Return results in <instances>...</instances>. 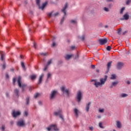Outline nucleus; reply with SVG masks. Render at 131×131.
I'll use <instances>...</instances> for the list:
<instances>
[{
    "mask_svg": "<svg viewBox=\"0 0 131 131\" xmlns=\"http://www.w3.org/2000/svg\"><path fill=\"white\" fill-rule=\"evenodd\" d=\"M21 79H22V78H21L20 76H19L17 78V83H18L19 88H21L22 92H24V91H25V89L26 88V86H27V85L24 84H21Z\"/></svg>",
    "mask_w": 131,
    "mask_h": 131,
    "instance_id": "obj_1",
    "label": "nucleus"
},
{
    "mask_svg": "<svg viewBox=\"0 0 131 131\" xmlns=\"http://www.w3.org/2000/svg\"><path fill=\"white\" fill-rule=\"evenodd\" d=\"M68 8V3H66L64 4V6L61 10V12L63 13L64 15L63 17L61 18V20L60 21L61 24H62V23H63V22L64 21V19H65V16H66V9H67Z\"/></svg>",
    "mask_w": 131,
    "mask_h": 131,
    "instance_id": "obj_2",
    "label": "nucleus"
},
{
    "mask_svg": "<svg viewBox=\"0 0 131 131\" xmlns=\"http://www.w3.org/2000/svg\"><path fill=\"white\" fill-rule=\"evenodd\" d=\"M48 131H51V130H55V131H58L59 130V129H58V127H57V125L56 124H51L49 127L46 128Z\"/></svg>",
    "mask_w": 131,
    "mask_h": 131,
    "instance_id": "obj_3",
    "label": "nucleus"
},
{
    "mask_svg": "<svg viewBox=\"0 0 131 131\" xmlns=\"http://www.w3.org/2000/svg\"><path fill=\"white\" fill-rule=\"evenodd\" d=\"M57 93V92L56 90H53L51 92V94L50 95V100H53V99H55V97H56Z\"/></svg>",
    "mask_w": 131,
    "mask_h": 131,
    "instance_id": "obj_4",
    "label": "nucleus"
},
{
    "mask_svg": "<svg viewBox=\"0 0 131 131\" xmlns=\"http://www.w3.org/2000/svg\"><path fill=\"white\" fill-rule=\"evenodd\" d=\"M108 42V39L107 38H100L99 39V42L100 43V45H101V46H103V45H105V43H107V42Z\"/></svg>",
    "mask_w": 131,
    "mask_h": 131,
    "instance_id": "obj_5",
    "label": "nucleus"
},
{
    "mask_svg": "<svg viewBox=\"0 0 131 131\" xmlns=\"http://www.w3.org/2000/svg\"><path fill=\"white\" fill-rule=\"evenodd\" d=\"M62 112V111L60 110L58 112H54V114L55 115V116H57V115H59L60 118H61L62 120H64V118H63V116H62V114H61V113Z\"/></svg>",
    "mask_w": 131,
    "mask_h": 131,
    "instance_id": "obj_6",
    "label": "nucleus"
},
{
    "mask_svg": "<svg viewBox=\"0 0 131 131\" xmlns=\"http://www.w3.org/2000/svg\"><path fill=\"white\" fill-rule=\"evenodd\" d=\"M61 92H63V93L67 95V96H69V91L67 89L65 90V87L61 86L60 88Z\"/></svg>",
    "mask_w": 131,
    "mask_h": 131,
    "instance_id": "obj_7",
    "label": "nucleus"
},
{
    "mask_svg": "<svg viewBox=\"0 0 131 131\" xmlns=\"http://www.w3.org/2000/svg\"><path fill=\"white\" fill-rule=\"evenodd\" d=\"M77 101L79 103L81 101V92L78 91L77 94Z\"/></svg>",
    "mask_w": 131,
    "mask_h": 131,
    "instance_id": "obj_8",
    "label": "nucleus"
},
{
    "mask_svg": "<svg viewBox=\"0 0 131 131\" xmlns=\"http://www.w3.org/2000/svg\"><path fill=\"white\" fill-rule=\"evenodd\" d=\"M108 78V76L105 75L104 76V78H101L100 80V83H101L102 85V84H105V82H106V81L107 80V79Z\"/></svg>",
    "mask_w": 131,
    "mask_h": 131,
    "instance_id": "obj_9",
    "label": "nucleus"
},
{
    "mask_svg": "<svg viewBox=\"0 0 131 131\" xmlns=\"http://www.w3.org/2000/svg\"><path fill=\"white\" fill-rule=\"evenodd\" d=\"M17 126H24L25 125V123L23 120L18 121L16 123Z\"/></svg>",
    "mask_w": 131,
    "mask_h": 131,
    "instance_id": "obj_10",
    "label": "nucleus"
},
{
    "mask_svg": "<svg viewBox=\"0 0 131 131\" xmlns=\"http://www.w3.org/2000/svg\"><path fill=\"white\" fill-rule=\"evenodd\" d=\"M21 113L20 112H15V111H13L12 112V116L13 117H17V116H19Z\"/></svg>",
    "mask_w": 131,
    "mask_h": 131,
    "instance_id": "obj_11",
    "label": "nucleus"
},
{
    "mask_svg": "<svg viewBox=\"0 0 131 131\" xmlns=\"http://www.w3.org/2000/svg\"><path fill=\"white\" fill-rule=\"evenodd\" d=\"M123 67V63L121 62H118L117 64V69H121Z\"/></svg>",
    "mask_w": 131,
    "mask_h": 131,
    "instance_id": "obj_12",
    "label": "nucleus"
},
{
    "mask_svg": "<svg viewBox=\"0 0 131 131\" xmlns=\"http://www.w3.org/2000/svg\"><path fill=\"white\" fill-rule=\"evenodd\" d=\"M43 74H41V75H40L38 80V84H40L41 83V81H42V78L43 77Z\"/></svg>",
    "mask_w": 131,
    "mask_h": 131,
    "instance_id": "obj_13",
    "label": "nucleus"
},
{
    "mask_svg": "<svg viewBox=\"0 0 131 131\" xmlns=\"http://www.w3.org/2000/svg\"><path fill=\"white\" fill-rule=\"evenodd\" d=\"M129 19V15L126 13L123 15V18H121V20H128Z\"/></svg>",
    "mask_w": 131,
    "mask_h": 131,
    "instance_id": "obj_14",
    "label": "nucleus"
},
{
    "mask_svg": "<svg viewBox=\"0 0 131 131\" xmlns=\"http://www.w3.org/2000/svg\"><path fill=\"white\" fill-rule=\"evenodd\" d=\"M0 54H1V60L2 61H4L5 60V56H6V54L5 53V52H4L3 51H1Z\"/></svg>",
    "mask_w": 131,
    "mask_h": 131,
    "instance_id": "obj_15",
    "label": "nucleus"
},
{
    "mask_svg": "<svg viewBox=\"0 0 131 131\" xmlns=\"http://www.w3.org/2000/svg\"><path fill=\"white\" fill-rule=\"evenodd\" d=\"M47 5H48V2H45L42 4V6L40 7V5L39 6V9H41V10H43Z\"/></svg>",
    "mask_w": 131,
    "mask_h": 131,
    "instance_id": "obj_16",
    "label": "nucleus"
},
{
    "mask_svg": "<svg viewBox=\"0 0 131 131\" xmlns=\"http://www.w3.org/2000/svg\"><path fill=\"white\" fill-rule=\"evenodd\" d=\"M74 113L75 114V116H76V117H78V113H79V111H78L77 108H74Z\"/></svg>",
    "mask_w": 131,
    "mask_h": 131,
    "instance_id": "obj_17",
    "label": "nucleus"
},
{
    "mask_svg": "<svg viewBox=\"0 0 131 131\" xmlns=\"http://www.w3.org/2000/svg\"><path fill=\"white\" fill-rule=\"evenodd\" d=\"M93 81H95L94 85H95L96 88H99L100 85H102L101 82H96L95 80H93Z\"/></svg>",
    "mask_w": 131,
    "mask_h": 131,
    "instance_id": "obj_18",
    "label": "nucleus"
},
{
    "mask_svg": "<svg viewBox=\"0 0 131 131\" xmlns=\"http://www.w3.org/2000/svg\"><path fill=\"white\" fill-rule=\"evenodd\" d=\"M91 104H92V102H89L86 104L85 110L87 112L90 111V105H91Z\"/></svg>",
    "mask_w": 131,
    "mask_h": 131,
    "instance_id": "obj_19",
    "label": "nucleus"
},
{
    "mask_svg": "<svg viewBox=\"0 0 131 131\" xmlns=\"http://www.w3.org/2000/svg\"><path fill=\"white\" fill-rule=\"evenodd\" d=\"M112 65V61H110L107 63L106 66H107V69L108 71L110 70V68H111V66Z\"/></svg>",
    "mask_w": 131,
    "mask_h": 131,
    "instance_id": "obj_20",
    "label": "nucleus"
},
{
    "mask_svg": "<svg viewBox=\"0 0 131 131\" xmlns=\"http://www.w3.org/2000/svg\"><path fill=\"white\" fill-rule=\"evenodd\" d=\"M73 55H69V54H67L64 56V58L66 60H69V59L71 58V57H72Z\"/></svg>",
    "mask_w": 131,
    "mask_h": 131,
    "instance_id": "obj_21",
    "label": "nucleus"
},
{
    "mask_svg": "<svg viewBox=\"0 0 131 131\" xmlns=\"http://www.w3.org/2000/svg\"><path fill=\"white\" fill-rule=\"evenodd\" d=\"M14 93L16 97H19V90L18 89H15Z\"/></svg>",
    "mask_w": 131,
    "mask_h": 131,
    "instance_id": "obj_22",
    "label": "nucleus"
},
{
    "mask_svg": "<svg viewBox=\"0 0 131 131\" xmlns=\"http://www.w3.org/2000/svg\"><path fill=\"white\" fill-rule=\"evenodd\" d=\"M117 126L119 128H121V123L119 121H117Z\"/></svg>",
    "mask_w": 131,
    "mask_h": 131,
    "instance_id": "obj_23",
    "label": "nucleus"
},
{
    "mask_svg": "<svg viewBox=\"0 0 131 131\" xmlns=\"http://www.w3.org/2000/svg\"><path fill=\"white\" fill-rule=\"evenodd\" d=\"M128 96V94H126L125 93H122L121 95V98H126V97Z\"/></svg>",
    "mask_w": 131,
    "mask_h": 131,
    "instance_id": "obj_24",
    "label": "nucleus"
},
{
    "mask_svg": "<svg viewBox=\"0 0 131 131\" xmlns=\"http://www.w3.org/2000/svg\"><path fill=\"white\" fill-rule=\"evenodd\" d=\"M35 78H36V75H32V76H31V79L32 80H34V79H35Z\"/></svg>",
    "mask_w": 131,
    "mask_h": 131,
    "instance_id": "obj_25",
    "label": "nucleus"
},
{
    "mask_svg": "<svg viewBox=\"0 0 131 131\" xmlns=\"http://www.w3.org/2000/svg\"><path fill=\"white\" fill-rule=\"evenodd\" d=\"M112 84L114 86H116L117 84H118V81H116L112 82Z\"/></svg>",
    "mask_w": 131,
    "mask_h": 131,
    "instance_id": "obj_26",
    "label": "nucleus"
},
{
    "mask_svg": "<svg viewBox=\"0 0 131 131\" xmlns=\"http://www.w3.org/2000/svg\"><path fill=\"white\" fill-rule=\"evenodd\" d=\"M39 96H40V94L39 93H36L34 95V97L36 98H38V97H39Z\"/></svg>",
    "mask_w": 131,
    "mask_h": 131,
    "instance_id": "obj_27",
    "label": "nucleus"
},
{
    "mask_svg": "<svg viewBox=\"0 0 131 131\" xmlns=\"http://www.w3.org/2000/svg\"><path fill=\"white\" fill-rule=\"evenodd\" d=\"M21 66L23 68V69H24V70H25L26 69L25 68V64H24V62H21Z\"/></svg>",
    "mask_w": 131,
    "mask_h": 131,
    "instance_id": "obj_28",
    "label": "nucleus"
},
{
    "mask_svg": "<svg viewBox=\"0 0 131 131\" xmlns=\"http://www.w3.org/2000/svg\"><path fill=\"white\" fill-rule=\"evenodd\" d=\"M116 78V76L115 75V74L112 75L111 77V79H115Z\"/></svg>",
    "mask_w": 131,
    "mask_h": 131,
    "instance_id": "obj_29",
    "label": "nucleus"
},
{
    "mask_svg": "<svg viewBox=\"0 0 131 131\" xmlns=\"http://www.w3.org/2000/svg\"><path fill=\"white\" fill-rule=\"evenodd\" d=\"M26 105L29 104V97H27L26 99Z\"/></svg>",
    "mask_w": 131,
    "mask_h": 131,
    "instance_id": "obj_30",
    "label": "nucleus"
},
{
    "mask_svg": "<svg viewBox=\"0 0 131 131\" xmlns=\"http://www.w3.org/2000/svg\"><path fill=\"white\" fill-rule=\"evenodd\" d=\"M24 116H26V117H27L28 116V112L25 111L24 113Z\"/></svg>",
    "mask_w": 131,
    "mask_h": 131,
    "instance_id": "obj_31",
    "label": "nucleus"
},
{
    "mask_svg": "<svg viewBox=\"0 0 131 131\" xmlns=\"http://www.w3.org/2000/svg\"><path fill=\"white\" fill-rule=\"evenodd\" d=\"M104 111H105V110L104 108H99V112H100V113H104Z\"/></svg>",
    "mask_w": 131,
    "mask_h": 131,
    "instance_id": "obj_32",
    "label": "nucleus"
},
{
    "mask_svg": "<svg viewBox=\"0 0 131 131\" xmlns=\"http://www.w3.org/2000/svg\"><path fill=\"white\" fill-rule=\"evenodd\" d=\"M51 63H52V59H50L48 61V62H47L46 66L47 67H49V65H50L51 64Z\"/></svg>",
    "mask_w": 131,
    "mask_h": 131,
    "instance_id": "obj_33",
    "label": "nucleus"
},
{
    "mask_svg": "<svg viewBox=\"0 0 131 131\" xmlns=\"http://www.w3.org/2000/svg\"><path fill=\"white\" fill-rule=\"evenodd\" d=\"M124 10H125V7H122L120 11V14H122V13H123V11H124Z\"/></svg>",
    "mask_w": 131,
    "mask_h": 131,
    "instance_id": "obj_34",
    "label": "nucleus"
},
{
    "mask_svg": "<svg viewBox=\"0 0 131 131\" xmlns=\"http://www.w3.org/2000/svg\"><path fill=\"white\" fill-rule=\"evenodd\" d=\"M40 0H36V4L37 6H38V7L40 6Z\"/></svg>",
    "mask_w": 131,
    "mask_h": 131,
    "instance_id": "obj_35",
    "label": "nucleus"
},
{
    "mask_svg": "<svg viewBox=\"0 0 131 131\" xmlns=\"http://www.w3.org/2000/svg\"><path fill=\"white\" fill-rule=\"evenodd\" d=\"M3 69H6V62H4L2 66Z\"/></svg>",
    "mask_w": 131,
    "mask_h": 131,
    "instance_id": "obj_36",
    "label": "nucleus"
},
{
    "mask_svg": "<svg viewBox=\"0 0 131 131\" xmlns=\"http://www.w3.org/2000/svg\"><path fill=\"white\" fill-rule=\"evenodd\" d=\"M41 56H47L48 55V53H40Z\"/></svg>",
    "mask_w": 131,
    "mask_h": 131,
    "instance_id": "obj_37",
    "label": "nucleus"
},
{
    "mask_svg": "<svg viewBox=\"0 0 131 131\" xmlns=\"http://www.w3.org/2000/svg\"><path fill=\"white\" fill-rule=\"evenodd\" d=\"M71 23H72V24H76V20H71L70 21Z\"/></svg>",
    "mask_w": 131,
    "mask_h": 131,
    "instance_id": "obj_38",
    "label": "nucleus"
},
{
    "mask_svg": "<svg viewBox=\"0 0 131 131\" xmlns=\"http://www.w3.org/2000/svg\"><path fill=\"white\" fill-rule=\"evenodd\" d=\"M52 14H53V11H52L51 12H50V13H48V17H52Z\"/></svg>",
    "mask_w": 131,
    "mask_h": 131,
    "instance_id": "obj_39",
    "label": "nucleus"
},
{
    "mask_svg": "<svg viewBox=\"0 0 131 131\" xmlns=\"http://www.w3.org/2000/svg\"><path fill=\"white\" fill-rule=\"evenodd\" d=\"M107 51H111V46H107L106 48Z\"/></svg>",
    "mask_w": 131,
    "mask_h": 131,
    "instance_id": "obj_40",
    "label": "nucleus"
},
{
    "mask_svg": "<svg viewBox=\"0 0 131 131\" xmlns=\"http://www.w3.org/2000/svg\"><path fill=\"white\" fill-rule=\"evenodd\" d=\"M99 127H100L101 128H103V125H102V123H101V122H100V123H99Z\"/></svg>",
    "mask_w": 131,
    "mask_h": 131,
    "instance_id": "obj_41",
    "label": "nucleus"
},
{
    "mask_svg": "<svg viewBox=\"0 0 131 131\" xmlns=\"http://www.w3.org/2000/svg\"><path fill=\"white\" fill-rule=\"evenodd\" d=\"M121 30H122L121 28H120L118 29V34H119V35H120L121 34V33H120V32H121Z\"/></svg>",
    "mask_w": 131,
    "mask_h": 131,
    "instance_id": "obj_42",
    "label": "nucleus"
},
{
    "mask_svg": "<svg viewBox=\"0 0 131 131\" xmlns=\"http://www.w3.org/2000/svg\"><path fill=\"white\" fill-rule=\"evenodd\" d=\"M13 83L14 85H15V83H16V78H13Z\"/></svg>",
    "mask_w": 131,
    "mask_h": 131,
    "instance_id": "obj_43",
    "label": "nucleus"
},
{
    "mask_svg": "<svg viewBox=\"0 0 131 131\" xmlns=\"http://www.w3.org/2000/svg\"><path fill=\"white\" fill-rule=\"evenodd\" d=\"M104 10L105 11V12H109V9L108 8L104 7Z\"/></svg>",
    "mask_w": 131,
    "mask_h": 131,
    "instance_id": "obj_44",
    "label": "nucleus"
},
{
    "mask_svg": "<svg viewBox=\"0 0 131 131\" xmlns=\"http://www.w3.org/2000/svg\"><path fill=\"white\" fill-rule=\"evenodd\" d=\"M50 77H51V73H48V74L47 75V79H49V78Z\"/></svg>",
    "mask_w": 131,
    "mask_h": 131,
    "instance_id": "obj_45",
    "label": "nucleus"
},
{
    "mask_svg": "<svg viewBox=\"0 0 131 131\" xmlns=\"http://www.w3.org/2000/svg\"><path fill=\"white\" fill-rule=\"evenodd\" d=\"M129 3H130V0H127L126 1V5H129Z\"/></svg>",
    "mask_w": 131,
    "mask_h": 131,
    "instance_id": "obj_46",
    "label": "nucleus"
},
{
    "mask_svg": "<svg viewBox=\"0 0 131 131\" xmlns=\"http://www.w3.org/2000/svg\"><path fill=\"white\" fill-rule=\"evenodd\" d=\"M55 46H56V43L55 42H53L52 45V47L54 48V47H55Z\"/></svg>",
    "mask_w": 131,
    "mask_h": 131,
    "instance_id": "obj_47",
    "label": "nucleus"
},
{
    "mask_svg": "<svg viewBox=\"0 0 131 131\" xmlns=\"http://www.w3.org/2000/svg\"><path fill=\"white\" fill-rule=\"evenodd\" d=\"M58 15H59V13L56 12V13H55L53 15V16H54V17H56V16H58Z\"/></svg>",
    "mask_w": 131,
    "mask_h": 131,
    "instance_id": "obj_48",
    "label": "nucleus"
},
{
    "mask_svg": "<svg viewBox=\"0 0 131 131\" xmlns=\"http://www.w3.org/2000/svg\"><path fill=\"white\" fill-rule=\"evenodd\" d=\"M91 68H92V69H95L96 68V67L95 66V65H91Z\"/></svg>",
    "mask_w": 131,
    "mask_h": 131,
    "instance_id": "obj_49",
    "label": "nucleus"
},
{
    "mask_svg": "<svg viewBox=\"0 0 131 131\" xmlns=\"http://www.w3.org/2000/svg\"><path fill=\"white\" fill-rule=\"evenodd\" d=\"M1 129H2V130H5V125H3L2 126Z\"/></svg>",
    "mask_w": 131,
    "mask_h": 131,
    "instance_id": "obj_50",
    "label": "nucleus"
},
{
    "mask_svg": "<svg viewBox=\"0 0 131 131\" xmlns=\"http://www.w3.org/2000/svg\"><path fill=\"white\" fill-rule=\"evenodd\" d=\"M85 38L84 35H83L81 37V40H83Z\"/></svg>",
    "mask_w": 131,
    "mask_h": 131,
    "instance_id": "obj_51",
    "label": "nucleus"
},
{
    "mask_svg": "<svg viewBox=\"0 0 131 131\" xmlns=\"http://www.w3.org/2000/svg\"><path fill=\"white\" fill-rule=\"evenodd\" d=\"M71 49L72 50H74V49H75V46H71Z\"/></svg>",
    "mask_w": 131,
    "mask_h": 131,
    "instance_id": "obj_52",
    "label": "nucleus"
},
{
    "mask_svg": "<svg viewBox=\"0 0 131 131\" xmlns=\"http://www.w3.org/2000/svg\"><path fill=\"white\" fill-rule=\"evenodd\" d=\"M10 124H11V125H13V124H14V121H10Z\"/></svg>",
    "mask_w": 131,
    "mask_h": 131,
    "instance_id": "obj_53",
    "label": "nucleus"
},
{
    "mask_svg": "<svg viewBox=\"0 0 131 131\" xmlns=\"http://www.w3.org/2000/svg\"><path fill=\"white\" fill-rule=\"evenodd\" d=\"M48 67H47V66H46V67L45 68V69H43V71H46V70H47V69H48Z\"/></svg>",
    "mask_w": 131,
    "mask_h": 131,
    "instance_id": "obj_54",
    "label": "nucleus"
},
{
    "mask_svg": "<svg viewBox=\"0 0 131 131\" xmlns=\"http://www.w3.org/2000/svg\"><path fill=\"white\" fill-rule=\"evenodd\" d=\"M33 45H34V47L35 48V49H36V44H35V43L34 42Z\"/></svg>",
    "mask_w": 131,
    "mask_h": 131,
    "instance_id": "obj_55",
    "label": "nucleus"
},
{
    "mask_svg": "<svg viewBox=\"0 0 131 131\" xmlns=\"http://www.w3.org/2000/svg\"><path fill=\"white\" fill-rule=\"evenodd\" d=\"M127 33V31H125V32H124L123 33V35H124L126 33Z\"/></svg>",
    "mask_w": 131,
    "mask_h": 131,
    "instance_id": "obj_56",
    "label": "nucleus"
},
{
    "mask_svg": "<svg viewBox=\"0 0 131 131\" xmlns=\"http://www.w3.org/2000/svg\"><path fill=\"white\" fill-rule=\"evenodd\" d=\"M90 129H91V130H93V129H94V127H90Z\"/></svg>",
    "mask_w": 131,
    "mask_h": 131,
    "instance_id": "obj_57",
    "label": "nucleus"
},
{
    "mask_svg": "<svg viewBox=\"0 0 131 131\" xmlns=\"http://www.w3.org/2000/svg\"><path fill=\"white\" fill-rule=\"evenodd\" d=\"M127 84H130V81H127Z\"/></svg>",
    "mask_w": 131,
    "mask_h": 131,
    "instance_id": "obj_58",
    "label": "nucleus"
},
{
    "mask_svg": "<svg viewBox=\"0 0 131 131\" xmlns=\"http://www.w3.org/2000/svg\"><path fill=\"white\" fill-rule=\"evenodd\" d=\"M38 104H39V105H41V104H42L41 101H38Z\"/></svg>",
    "mask_w": 131,
    "mask_h": 131,
    "instance_id": "obj_59",
    "label": "nucleus"
},
{
    "mask_svg": "<svg viewBox=\"0 0 131 131\" xmlns=\"http://www.w3.org/2000/svg\"><path fill=\"white\" fill-rule=\"evenodd\" d=\"M106 2H113V0H106Z\"/></svg>",
    "mask_w": 131,
    "mask_h": 131,
    "instance_id": "obj_60",
    "label": "nucleus"
},
{
    "mask_svg": "<svg viewBox=\"0 0 131 131\" xmlns=\"http://www.w3.org/2000/svg\"><path fill=\"white\" fill-rule=\"evenodd\" d=\"M6 97H9V93H6Z\"/></svg>",
    "mask_w": 131,
    "mask_h": 131,
    "instance_id": "obj_61",
    "label": "nucleus"
},
{
    "mask_svg": "<svg viewBox=\"0 0 131 131\" xmlns=\"http://www.w3.org/2000/svg\"><path fill=\"white\" fill-rule=\"evenodd\" d=\"M6 77H7V78H9V75L6 74Z\"/></svg>",
    "mask_w": 131,
    "mask_h": 131,
    "instance_id": "obj_62",
    "label": "nucleus"
},
{
    "mask_svg": "<svg viewBox=\"0 0 131 131\" xmlns=\"http://www.w3.org/2000/svg\"><path fill=\"white\" fill-rule=\"evenodd\" d=\"M105 28H108V25L105 26Z\"/></svg>",
    "mask_w": 131,
    "mask_h": 131,
    "instance_id": "obj_63",
    "label": "nucleus"
},
{
    "mask_svg": "<svg viewBox=\"0 0 131 131\" xmlns=\"http://www.w3.org/2000/svg\"><path fill=\"white\" fill-rule=\"evenodd\" d=\"M11 71H14V69H11Z\"/></svg>",
    "mask_w": 131,
    "mask_h": 131,
    "instance_id": "obj_64",
    "label": "nucleus"
}]
</instances>
